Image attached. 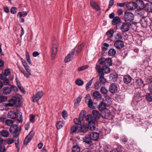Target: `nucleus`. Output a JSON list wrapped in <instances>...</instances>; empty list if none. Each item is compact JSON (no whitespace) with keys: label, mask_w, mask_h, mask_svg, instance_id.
<instances>
[{"label":"nucleus","mask_w":152,"mask_h":152,"mask_svg":"<svg viewBox=\"0 0 152 152\" xmlns=\"http://www.w3.org/2000/svg\"><path fill=\"white\" fill-rule=\"evenodd\" d=\"M106 103L103 102H101L99 104L98 106L99 110L101 112L107 109L106 108Z\"/></svg>","instance_id":"nucleus-23"},{"label":"nucleus","mask_w":152,"mask_h":152,"mask_svg":"<svg viewBox=\"0 0 152 152\" xmlns=\"http://www.w3.org/2000/svg\"><path fill=\"white\" fill-rule=\"evenodd\" d=\"M26 72L25 73H24V75L27 78L29 77V76L31 75V70L30 69H26Z\"/></svg>","instance_id":"nucleus-46"},{"label":"nucleus","mask_w":152,"mask_h":152,"mask_svg":"<svg viewBox=\"0 0 152 152\" xmlns=\"http://www.w3.org/2000/svg\"><path fill=\"white\" fill-rule=\"evenodd\" d=\"M8 103L5 104V106L12 107L15 106L17 102H19V97L18 95L13 97L8 100Z\"/></svg>","instance_id":"nucleus-2"},{"label":"nucleus","mask_w":152,"mask_h":152,"mask_svg":"<svg viewBox=\"0 0 152 152\" xmlns=\"http://www.w3.org/2000/svg\"><path fill=\"white\" fill-rule=\"evenodd\" d=\"M137 6V4L134 2H130L126 4L127 8L130 10L135 9Z\"/></svg>","instance_id":"nucleus-10"},{"label":"nucleus","mask_w":152,"mask_h":152,"mask_svg":"<svg viewBox=\"0 0 152 152\" xmlns=\"http://www.w3.org/2000/svg\"><path fill=\"white\" fill-rule=\"evenodd\" d=\"M63 123L62 121H59L56 124V127L58 129H60L63 126Z\"/></svg>","instance_id":"nucleus-48"},{"label":"nucleus","mask_w":152,"mask_h":152,"mask_svg":"<svg viewBox=\"0 0 152 152\" xmlns=\"http://www.w3.org/2000/svg\"><path fill=\"white\" fill-rule=\"evenodd\" d=\"M138 6H139L140 9H143L144 7L145 4L142 0H137V1Z\"/></svg>","instance_id":"nucleus-31"},{"label":"nucleus","mask_w":152,"mask_h":152,"mask_svg":"<svg viewBox=\"0 0 152 152\" xmlns=\"http://www.w3.org/2000/svg\"><path fill=\"white\" fill-rule=\"evenodd\" d=\"M26 60L29 65H32L31 61L30 59V56L28 53L27 51L26 53Z\"/></svg>","instance_id":"nucleus-43"},{"label":"nucleus","mask_w":152,"mask_h":152,"mask_svg":"<svg viewBox=\"0 0 152 152\" xmlns=\"http://www.w3.org/2000/svg\"><path fill=\"white\" fill-rule=\"evenodd\" d=\"M34 133L33 130H32L29 132V133L27 135V136H28V137L30 138L31 139L34 136Z\"/></svg>","instance_id":"nucleus-58"},{"label":"nucleus","mask_w":152,"mask_h":152,"mask_svg":"<svg viewBox=\"0 0 152 152\" xmlns=\"http://www.w3.org/2000/svg\"><path fill=\"white\" fill-rule=\"evenodd\" d=\"M84 45L82 44L79 45L78 46L76 47L74 49L72 50H74V53H75V51L76 53L75 54V56H77L79 53L81 51Z\"/></svg>","instance_id":"nucleus-20"},{"label":"nucleus","mask_w":152,"mask_h":152,"mask_svg":"<svg viewBox=\"0 0 152 152\" xmlns=\"http://www.w3.org/2000/svg\"><path fill=\"white\" fill-rule=\"evenodd\" d=\"M100 91L103 95H106L107 94L108 91L105 87L102 86L100 88Z\"/></svg>","instance_id":"nucleus-38"},{"label":"nucleus","mask_w":152,"mask_h":152,"mask_svg":"<svg viewBox=\"0 0 152 152\" xmlns=\"http://www.w3.org/2000/svg\"><path fill=\"white\" fill-rule=\"evenodd\" d=\"M121 20L118 16L115 17L112 20V24L116 25L118 24L121 22Z\"/></svg>","instance_id":"nucleus-26"},{"label":"nucleus","mask_w":152,"mask_h":152,"mask_svg":"<svg viewBox=\"0 0 152 152\" xmlns=\"http://www.w3.org/2000/svg\"><path fill=\"white\" fill-rule=\"evenodd\" d=\"M28 12L26 11H23L22 12H20V18L25 17L26 16Z\"/></svg>","instance_id":"nucleus-57"},{"label":"nucleus","mask_w":152,"mask_h":152,"mask_svg":"<svg viewBox=\"0 0 152 152\" xmlns=\"http://www.w3.org/2000/svg\"><path fill=\"white\" fill-rule=\"evenodd\" d=\"M124 19L126 22L128 23L132 22L134 19V15L132 13L126 10L124 12Z\"/></svg>","instance_id":"nucleus-4"},{"label":"nucleus","mask_w":152,"mask_h":152,"mask_svg":"<svg viewBox=\"0 0 152 152\" xmlns=\"http://www.w3.org/2000/svg\"><path fill=\"white\" fill-rule=\"evenodd\" d=\"M85 102H88V107L94 109L95 107L93 106V102L91 98L90 95L88 94L86 95V96Z\"/></svg>","instance_id":"nucleus-8"},{"label":"nucleus","mask_w":152,"mask_h":152,"mask_svg":"<svg viewBox=\"0 0 152 152\" xmlns=\"http://www.w3.org/2000/svg\"><path fill=\"white\" fill-rule=\"evenodd\" d=\"M86 113V111H82L79 115V118H75L74 120V122L75 124L78 125H81V121L84 118Z\"/></svg>","instance_id":"nucleus-5"},{"label":"nucleus","mask_w":152,"mask_h":152,"mask_svg":"<svg viewBox=\"0 0 152 152\" xmlns=\"http://www.w3.org/2000/svg\"><path fill=\"white\" fill-rule=\"evenodd\" d=\"M135 84L137 86H140L143 84V82L141 79H138L136 80Z\"/></svg>","instance_id":"nucleus-52"},{"label":"nucleus","mask_w":152,"mask_h":152,"mask_svg":"<svg viewBox=\"0 0 152 152\" xmlns=\"http://www.w3.org/2000/svg\"><path fill=\"white\" fill-rule=\"evenodd\" d=\"M11 91V88L8 87H4L3 89V92L5 94H9L10 93Z\"/></svg>","instance_id":"nucleus-35"},{"label":"nucleus","mask_w":152,"mask_h":152,"mask_svg":"<svg viewBox=\"0 0 152 152\" xmlns=\"http://www.w3.org/2000/svg\"><path fill=\"white\" fill-rule=\"evenodd\" d=\"M80 131H81L82 132H86L88 131L89 127L87 125H83L80 126Z\"/></svg>","instance_id":"nucleus-29"},{"label":"nucleus","mask_w":152,"mask_h":152,"mask_svg":"<svg viewBox=\"0 0 152 152\" xmlns=\"http://www.w3.org/2000/svg\"><path fill=\"white\" fill-rule=\"evenodd\" d=\"M114 30L110 29L108 30L106 33V34L109 37H112L113 36Z\"/></svg>","instance_id":"nucleus-40"},{"label":"nucleus","mask_w":152,"mask_h":152,"mask_svg":"<svg viewBox=\"0 0 152 152\" xmlns=\"http://www.w3.org/2000/svg\"><path fill=\"white\" fill-rule=\"evenodd\" d=\"M80 151V148L78 145H75L72 148V152H79Z\"/></svg>","instance_id":"nucleus-41"},{"label":"nucleus","mask_w":152,"mask_h":152,"mask_svg":"<svg viewBox=\"0 0 152 152\" xmlns=\"http://www.w3.org/2000/svg\"><path fill=\"white\" fill-rule=\"evenodd\" d=\"M81 100V98L80 97H78L76 99V101L74 104V106L75 107L77 106Z\"/></svg>","instance_id":"nucleus-54"},{"label":"nucleus","mask_w":152,"mask_h":152,"mask_svg":"<svg viewBox=\"0 0 152 152\" xmlns=\"http://www.w3.org/2000/svg\"><path fill=\"white\" fill-rule=\"evenodd\" d=\"M58 43L56 40H54L53 43V48L51 58L53 60L56 56L57 51Z\"/></svg>","instance_id":"nucleus-7"},{"label":"nucleus","mask_w":152,"mask_h":152,"mask_svg":"<svg viewBox=\"0 0 152 152\" xmlns=\"http://www.w3.org/2000/svg\"><path fill=\"white\" fill-rule=\"evenodd\" d=\"M96 69L99 73V82L103 84L107 82V80L104 77V75L110 72V68L104 67L103 69H102L101 66L98 65H96Z\"/></svg>","instance_id":"nucleus-1"},{"label":"nucleus","mask_w":152,"mask_h":152,"mask_svg":"<svg viewBox=\"0 0 152 152\" xmlns=\"http://www.w3.org/2000/svg\"><path fill=\"white\" fill-rule=\"evenodd\" d=\"M74 54V50H72L65 57L64 59L65 62L66 63L70 61L71 60V58L73 57Z\"/></svg>","instance_id":"nucleus-14"},{"label":"nucleus","mask_w":152,"mask_h":152,"mask_svg":"<svg viewBox=\"0 0 152 152\" xmlns=\"http://www.w3.org/2000/svg\"><path fill=\"white\" fill-rule=\"evenodd\" d=\"M0 133L2 136L5 137H7L9 135L8 131L5 130H2Z\"/></svg>","instance_id":"nucleus-36"},{"label":"nucleus","mask_w":152,"mask_h":152,"mask_svg":"<svg viewBox=\"0 0 152 152\" xmlns=\"http://www.w3.org/2000/svg\"><path fill=\"white\" fill-rule=\"evenodd\" d=\"M9 130L10 133L13 134L14 137H17L19 135V129L18 125L14 124L11 126Z\"/></svg>","instance_id":"nucleus-3"},{"label":"nucleus","mask_w":152,"mask_h":152,"mask_svg":"<svg viewBox=\"0 0 152 152\" xmlns=\"http://www.w3.org/2000/svg\"><path fill=\"white\" fill-rule=\"evenodd\" d=\"M94 99L99 100L102 98V95L99 91H95L93 94Z\"/></svg>","instance_id":"nucleus-24"},{"label":"nucleus","mask_w":152,"mask_h":152,"mask_svg":"<svg viewBox=\"0 0 152 152\" xmlns=\"http://www.w3.org/2000/svg\"><path fill=\"white\" fill-rule=\"evenodd\" d=\"M104 64L105 66H102V67H101L102 69H103L104 67H108V66H111L112 64V62L111 58H109L104 59Z\"/></svg>","instance_id":"nucleus-19"},{"label":"nucleus","mask_w":152,"mask_h":152,"mask_svg":"<svg viewBox=\"0 0 152 152\" xmlns=\"http://www.w3.org/2000/svg\"><path fill=\"white\" fill-rule=\"evenodd\" d=\"M7 97L6 96L1 95L0 96V102H5L7 100Z\"/></svg>","instance_id":"nucleus-51"},{"label":"nucleus","mask_w":152,"mask_h":152,"mask_svg":"<svg viewBox=\"0 0 152 152\" xmlns=\"http://www.w3.org/2000/svg\"><path fill=\"white\" fill-rule=\"evenodd\" d=\"M6 150V148L4 145H1L0 146V152H4Z\"/></svg>","instance_id":"nucleus-63"},{"label":"nucleus","mask_w":152,"mask_h":152,"mask_svg":"<svg viewBox=\"0 0 152 152\" xmlns=\"http://www.w3.org/2000/svg\"><path fill=\"white\" fill-rule=\"evenodd\" d=\"M118 87L116 85L113 83L111 84L109 87V90L112 93H115L118 90Z\"/></svg>","instance_id":"nucleus-17"},{"label":"nucleus","mask_w":152,"mask_h":152,"mask_svg":"<svg viewBox=\"0 0 152 152\" xmlns=\"http://www.w3.org/2000/svg\"><path fill=\"white\" fill-rule=\"evenodd\" d=\"M93 80V79H92L86 84V88L87 90H88L91 87Z\"/></svg>","instance_id":"nucleus-47"},{"label":"nucleus","mask_w":152,"mask_h":152,"mask_svg":"<svg viewBox=\"0 0 152 152\" xmlns=\"http://www.w3.org/2000/svg\"><path fill=\"white\" fill-rule=\"evenodd\" d=\"M31 139L27 136L26 137L24 141V144L25 145H27V144L31 141Z\"/></svg>","instance_id":"nucleus-53"},{"label":"nucleus","mask_w":152,"mask_h":152,"mask_svg":"<svg viewBox=\"0 0 152 152\" xmlns=\"http://www.w3.org/2000/svg\"><path fill=\"white\" fill-rule=\"evenodd\" d=\"M79 129L80 126H73L71 127L70 132L77 133L80 132Z\"/></svg>","instance_id":"nucleus-27"},{"label":"nucleus","mask_w":152,"mask_h":152,"mask_svg":"<svg viewBox=\"0 0 152 152\" xmlns=\"http://www.w3.org/2000/svg\"><path fill=\"white\" fill-rule=\"evenodd\" d=\"M105 102L108 105L110 104L112 102L111 98L109 96H107L105 97Z\"/></svg>","instance_id":"nucleus-42"},{"label":"nucleus","mask_w":152,"mask_h":152,"mask_svg":"<svg viewBox=\"0 0 152 152\" xmlns=\"http://www.w3.org/2000/svg\"><path fill=\"white\" fill-rule=\"evenodd\" d=\"M13 123L12 120L10 119H7L6 120V124L8 126H11Z\"/></svg>","instance_id":"nucleus-50"},{"label":"nucleus","mask_w":152,"mask_h":152,"mask_svg":"<svg viewBox=\"0 0 152 152\" xmlns=\"http://www.w3.org/2000/svg\"><path fill=\"white\" fill-rule=\"evenodd\" d=\"M114 38L115 41L121 40L122 38V34L118 33L114 35Z\"/></svg>","instance_id":"nucleus-39"},{"label":"nucleus","mask_w":152,"mask_h":152,"mask_svg":"<svg viewBox=\"0 0 152 152\" xmlns=\"http://www.w3.org/2000/svg\"><path fill=\"white\" fill-rule=\"evenodd\" d=\"M92 140L96 141L98 140L99 137V133L93 132L89 134Z\"/></svg>","instance_id":"nucleus-13"},{"label":"nucleus","mask_w":152,"mask_h":152,"mask_svg":"<svg viewBox=\"0 0 152 152\" xmlns=\"http://www.w3.org/2000/svg\"><path fill=\"white\" fill-rule=\"evenodd\" d=\"M142 9H140V10H137L136 11V14L138 16H141L143 15V11Z\"/></svg>","instance_id":"nucleus-49"},{"label":"nucleus","mask_w":152,"mask_h":152,"mask_svg":"<svg viewBox=\"0 0 152 152\" xmlns=\"http://www.w3.org/2000/svg\"><path fill=\"white\" fill-rule=\"evenodd\" d=\"M118 77V75L117 74L113 73L110 74V78L113 81H115L116 80Z\"/></svg>","instance_id":"nucleus-33"},{"label":"nucleus","mask_w":152,"mask_h":152,"mask_svg":"<svg viewBox=\"0 0 152 152\" xmlns=\"http://www.w3.org/2000/svg\"><path fill=\"white\" fill-rule=\"evenodd\" d=\"M104 58H101L99 59V62L100 64L102 65L104 64Z\"/></svg>","instance_id":"nucleus-64"},{"label":"nucleus","mask_w":152,"mask_h":152,"mask_svg":"<svg viewBox=\"0 0 152 152\" xmlns=\"http://www.w3.org/2000/svg\"><path fill=\"white\" fill-rule=\"evenodd\" d=\"M103 46L106 47H103L102 49L103 50L106 51L107 49V48L109 47V45L107 43H104L103 44Z\"/></svg>","instance_id":"nucleus-60"},{"label":"nucleus","mask_w":152,"mask_h":152,"mask_svg":"<svg viewBox=\"0 0 152 152\" xmlns=\"http://www.w3.org/2000/svg\"><path fill=\"white\" fill-rule=\"evenodd\" d=\"M102 112V117L105 118H108L110 116V112L109 110L107 109H106Z\"/></svg>","instance_id":"nucleus-22"},{"label":"nucleus","mask_w":152,"mask_h":152,"mask_svg":"<svg viewBox=\"0 0 152 152\" xmlns=\"http://www.w3.org/2000/svg\"><path fill=\"white\" fill-rule=\"evenodd\" d=\"M92 114L94 118L96 119H98L99 118L100 115L99 112L98 111L96 110H94L92 112Z\"/></svg>","instance_id":"nucleus-34"},{"label":"nucleus","mask_w":152,"mask_h":152,"mask_svg":"<svg viewBox=\"0 0 152 152\" xmlns=\"http://www.w3.org/2000/svg\"><path fill=\"white\" fill-rule=\"evenodd\" d=\"M148 20L150 19L148 18L144 17L142 18L140 20V23L142 26L144 27H146L150 25V22Z\"/></svg>","instance_id":"nucleus-9"},{"label":"nucleus","mask_w":152,"mask_h":152,"mask_svg":"<svg viewBox=\"0 0 152 152\" xmlns=\"http://www.w3.org/2000/svg\"><path fill=\"white\" fill-rule=\"evenodd\" d=\"M43 95L42 91H40L36 93L32 96V102H37L41 99Z\"/></svg>","instance_id":"nucleus-6"},{"label":"nucleus","mask_w":152,"mask_h":152,"mask_svg":"<svg viewBox=\"0 0 152 152\" xmlns=\"http://www.w3.org/2000/svg\"><path fill=\"white\" fill-rule=\"evenodd\" d=\"M20 90L21 91L22 93L23 94H25L26 93V91H25L24 88L21 86V85L20 84Z\"/></svg>","instance_id":"nucleus-62"},{"label":"nucleus","mask_w":152,"mask_h":152,"mask_svg":"<svg viewBox=\"0 0 152 152\" xmlns=\"http://www.w3.org/2000/svg\"><path fill=\"white\" fill-rule=\"evenodd\" d=\"M88 65H85L83 66H81L80 67H79L78 68V70L79 71H83L87 68H88Z\"/></svg>","instance_id":"nucleus-56"},{"label":"nucleus","mask_w":152,"mask_h":152,"mask_svg":"<svg viewBox=\"0 0 152 152\" xmlns=\"http://www.w3.org/2000/svg\"><path fill=\"white\" fill-rule=\"evenodd\" d=\"M145 98L148 102H151L152 101V94L149 93L146 96Z\"/></svg>","instance_id":"nucleus-44"},{"label":"nucleus","mask_w":152,"mask_h":152,"mask_svg":"<svg viewBox=\"0 0 152 152\" xmlns=\"http://www.w3.org/2000/svg\"><path fill=\"white\" fill-rule=\"evenodd\" d=\"M86 120L87 121L88 124L89 122H91L95 120L94 119L92 115H88L86 118Z\"/></svg>","instance_id":"nucleus-37"},{"label":"nucleus","mask_w":152,"mask_h":152,"mask_svg":"<svg viewBox=\"0 0 152 152\" xmlns=\"http://www.w3.org/2000/svg\"><path fill=\"white\" fill-rule=\"evenodd\" d=\"M90 4L91 6L97 11L100 10V8L98 4L93 0H91L90 1Z\"/></svg>","instance_id":"nucleus-18"},{"label":"nucleus","mask_w":152,"mask_h":152,"mask_svg":"<svg viewBox=\"0 0 152 152\" xmlns=\"http://www.w3.org/2000/svg\"><path fill=\"white\" fill-rule=\"evenodd\" d=\"M17 8L15 7H12L11 8L10 12L11 13L14 14L16 13L17 12Z\"/></svg>","instance_id":"nucleus-61"},{"label":"nucleus","mask_w":152,"mask_h":152,"mask_svg":"<svg viewBox=\"0 0 152 152\" xmlns=\"http://www.w3.org/2000/svg\"><path fill=\"white\" fill-rule=\"evenodd\" d=\"M8 116L9 118L15 119L17 117V114L13 111H9L8 113Z\"/></svg>","instance_id":"nucleus-28"},{"label":"nucleus","mask_w":152,"mask_h":152,"mask_svg":"<svg viewBox=\"0 0 152 152\" xmlns=\"http://www.w3.org/2000/svg\"><path fill=\"white\" fill-rule=\"evenodd\" d=\"M75 83L77 85L79 86H82L84 83L83 81L81 80H76Z\"/></svg>","instance_id":"nucleus-55"},{"label":"nucleus","mask_w":152,"mask_h":152,"mask_svg":"<svg viewBox=\"0 0 152 152\" xmlns=\"http://www.w3.org/2000/svg\"><path fill=\"white\" fill-rule=\"evenodd\" d=\"M96 121H94L91 122H89L88 124V126L89 128L91 130H94L96 128Z\"/></svg>","instance_id":"nucleus-30"},{"label":"nucleus","mask_w":152,"mask_h":152,"mask_svg":"<svg viewBox=\"0 0 152 152\" xmlns=\"http://www.w3.org/2000/svg\"><path fill=\"white\" fill-rule=\"evenodd\" d=\"M146 11L150 12H152V4L148 2L146 3L144 6V9Z\"/></svg>","instance_id":"nucleus-16"},{"label":"nucleus","mask_w":152,"mask_h":152,"mask_svg":"<svg viewBox=\"0 0 152 152\" xmlns=\"http://www.w3.org/2000/svg\"><path fill=\"white\" fill-rule=\"evenodd\" d=\"M116 53V50L114 49L111 48L109 50L108 54L109 56L114 57Z\"/></svg>","instance_id":"nucleus-32"},{"label":"nucleus","mask_w":152,"mask_h":152,"mask_svg":"<svg viewBox=\"0 0 152 152\" xmlns=\"http://www.w3.org/2000/svg\"><path fill=\"white\" fill-rule=\"evenodd\" d=\"M140 92H138L137 94H136L134 97V99L132 100L131 104L132 106H134V103L136 102L137 103L139 101L141 100V95Z\"/></svg>","instance_id":"nucleus-11"},{"label":"nucleus","mask_w":152,"mask_h":152,"mask_svg":"<svg viewBox=\"0 0 152 152\" xmlns=\"http://www.w3.org/2000/svg\"><path fill=\"white\" fill-rule=\"evenodd\" d=\"M30 121L32 123H34L35 121V116L34 115H30Z\"/></svg>","instance_id":"nucleus-59"},{"label":"nucleus","mask_w":152,"mask_h":152,"mask_svg":"<svg viewBox=\"0 0 152 152\" xmlns=\"http://www.w3.org/2000/svg\"><path fill=\"white\" fill-rule=\"evenodd\" d=\"M132 77L129 75H125L123 77V80L124 83L126 84L130 83L132 81Z\"/></svg>","instance_id":"nucleus-21"},{"label":"nucleus","mask_w":152,"mask_h":152,"mask_svg":"<svg viewBox=\"0 0 152 152\" xmlns=\"http://www.w3.org/2000/svg\"><path fill=\"white\" fill-rule=\"evenodd\" d=\"M114 45L117 49H120L124 47V43L122 40L115 41Z\"/></svg>","instance_id":"nucleus-12"},{"label":"nucleus","mask_w":152,"mask_h":152,"mask_svg":"<svg viewBox=\"0 0 152 152\" xmlns=\"http://www.w3.org/2000/svg\"><path fill=\"white\" fill-rule=\"evenodd\" d=\"M101 83L99 81L96 82L94 84V88L95 89L98 90L101 86Z\"/></svg>","instance_id":"nucleus-45"},{"label":"nucleus","mask_w":152,"mask_h":152,"mask_svg":"<svg viewBox=\"0 0 152 152\" xmlns=\"http://www.w3.org/2000/svg\"><path fill=\"white\" fill-rule=\"evenodd\" d=\"M83 139L84 142L87 144L90 145L92 143V140L90 135L89 136H85L83 138Z\"/></svg>","instance_id":"nucleus-25"},{"label":"nucleus","mask_w":152,"mask_h":152,"mask_svg":"<svg viewBox=\"0 0 152 152\" xmlns=\"http://www.w3.org/2000/svg\"><path fill=\"white\" fill-rule=\"evenodd\" d=\"M129 25L126 23H123L121 28V29L123 32H125L129 31Z\"/></svg>","instance_id":"nucleus-15"}]
</instances>
